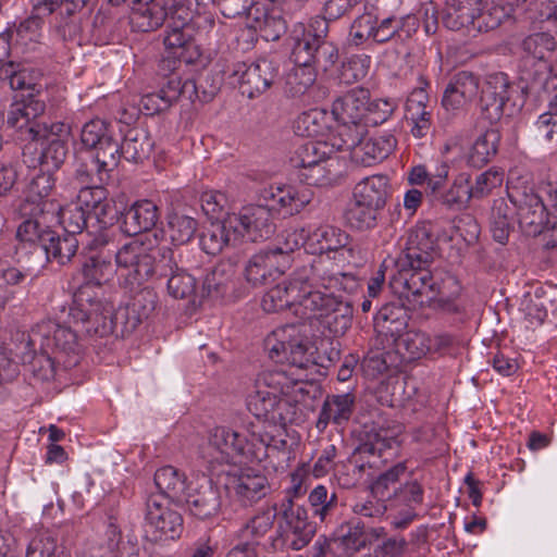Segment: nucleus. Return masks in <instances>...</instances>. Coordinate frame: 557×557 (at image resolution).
Here are the masks:
<instances>
[{"mask_svg": "<svg viewBox=\"0 0 557 557\" xmlns=\"http://www.w3.org/2000/svg\"><path fill=\"white\" fill-rule=\"evenodd\" d=\"M478 91V77L472 72H458L446 86L442 103L447 110H457Z\"/></svg>", "mask_w": 557, "mask_h": 557, "instance_id": "nucleus-29", "label": "nucleus"}, {"mask_svg": "<svg viewBox=\"0 0 557 557\" xmlns=\"http://www.w3.org/2000/svg\"><path fill=\"white\" fill-rule=\"evenodd\" d=\"M429 344V333L419 330H410L401 336L397 347L403 351L404 358L418 360L430 355Z\"/></svg>", "mask_w": 557, "mask_h": 557, "instance_id": "nucleus-50", "label": "nucleus"}, {"mask_svg": "<svg viewBox=\"0 0 557 557\" xmlns=\"http://www.w3.org/2000/svg\"><path fill=\"white\" fill-rule=\"evenodd\" d=\"M329 114L323 109H310L302 112L295 121V133L302 137L317 138L327 136L329 131Z\"/></svg>", "mask_w": 557, "mask_h": 557, "instance_id": "nucleus-43", "label": "nucleus"}, {"mask_svg": "<svg viewBox=\"0 0 557 557\" xmlns=\"http://www.w3.org/2000/svg\"><path fill=\"white\" fill-rule=\"evenodd\" d=\"M165 47V61L173 63L172 70L182 65L207 67L210 65L209 55H203L196 45L193 27H177L168 24L163 39Z\"/></svg>", "mask_w": 557, "mask_h": 557, "instance_id": "nucleus-15", "label": "nucleus"}, {"mask_svg": "<svg viewBox=\"0 0 557 557\" xmlns=\"http://www.w3.org/2000/svg\"><path fill=\"white\" fill-rule=\"evenodd\" d=\"M264 205H247L237 213H228V223L239 237L257 242L269 238L275 231L272 210L285 215L299 213L312 199V193L306 187L276 184L264 187L260 193Z\"/></svg>", "mask_w": 557, "mask_h": 557, "instance_id": "nucleus-4", "label": "nucleus"}, {"mask_svg": "<svg viewBox=\"0 0 557 557\" xmlns=\"http://www.w3.org/2000/svg\"><path fill=\"white\" fill-rule=\"evenodd\" d=\"M305 397L300 373L288 374L283 369L263 371L247 397V408L253 419L246 423L260 422L264 429L269 424L294 423L302 412Z\"/></svg>", "mask_w": 557, "mask_h": 557, "instance_id": "nucleus-3", "label": "nucleus"}, {"mask_svg": "<svg viewBox=\"0 0 557 557\" xmlns=\"http://www.w3.org/2000/svg\"><path fill=\"white\" fill-rule=\"evenodd\" d=\"M75 202L79 203L89 216H95L103 224L112 222L121 213L112 207L107 189L100 184L81 186Z\"/></svg>", "mask_w": 557, "mask_h": 557, "instance_id": "nucleus-26", "label": "nucleus"}, {"mask_svg": "<svg viewBox=\"0 0 557 557\" xmlns=\"http://www.w3.org/2000/svg\"><path fill=\"white\" fill-rule=\"evenodd\" d=\"M197 228L198 222L196 219L173 212L168 216L165 234L174 245H184L194 238Z\"/></svg>", "mask_w": 557, "mask_h": 557, "instance_id": "nucleus-48", "label": "nucleus"}, {"mask_svg": "<svg viewBox=\"0 0 557 557\" xmlns=\"http://www.w3.org/2000/svg\"><path fill=\"white\" fill-rule=\"evenodd\" d=\"M59 320L49 319L36 324L23 347L39 344L41 348L65 357L64 366L71 367L78 361L79 333L102 337L112 332L111 307L97 300L87 287L75 293L72 305L62 310Z\"/></svg>", "mask_w": 557, "mask_h": 557, "instance_id": "nucleus-2", "label": "nucleus"}, {"mask_svg": "<svg viewBox=\"0 0 557 557\" xmlns=\"http://www.w3.org/2000/svg\"><path fill=\"white\" fill-rule=\"evenodd\" d=\"M183 500L190 513L199 519L214 516L221 506L218 490L205 475L196 482L195 487H188Z\"/></svg>", "mask_w": 557, "mask_h": 557, "instance_id": "nucleus-24", "label": "nucleus"}, {"mask_svg": "<svg viewBox=\"0 0 557 557\" xmlns=\"http://www.w3.org/2000/svg\"><path fill=\"white\" fill-rule=\"evenodd\" d=\"M290 265L285 255H277L272 248L253 255L245 268V277L253 286H262L274 281Z\"/></svg>", "mask_w": 557, "mask_h": 557, "instance_id": "nucleus-22", "label": "nucleus"}, {"mask_svg": "<svg viewBox=\"0 0 557 557\" xmlns=\"http://www.w3.org/2000/svg\"><path fill=\"white\" fill-rule=\"evenodd\" d=\"M154 483L159 495L177 502H183L188 490L185 474L172 466L159 468L154 473Z\"/></svg>", "mask_w": 557, "mask_h": 557, "instance_id": "nucleus-41", "label": "nucleus"}, {"mask_svg": "<svg viewBox=\"0 0 557 557\" xmlns=\"http://www.w3.org/2000/svg\"><path fill=\"white\" fill-rule=\"evenodd\" d=\"M504 171L491 168L475 177L473 185H470L473 198H483L499 188L504 182Z\"/></svg>", "mask_w": 557, "mask_h": 557, "instance_id": "nucleus-60", "label": "nucleus"}, {"mask_svg": "<svg viewBox=\"0 0 557 557\" xmlns=\"http://www.w3.org/2000/svg\"><path fill=\"white\" fill-rule=\"evenodd\" d=\"M273 72H242L239 88L243 95H246L248 98H255L265 91L273 83Z\"/></svg>", "mask_w": 557, "mask_h": 557, "instance_id": "nucleus-55", "label": "nucleus"}, {"mask_svg": "<svg viewBox=\"0 0 557 557\" xmlns=\"http://www.w3.org/2000/svg\"><path fill=\"white\" fill-rule=\"evenodd\" d=\"M277 517V506L268 505L258 511L243 528V536L258 540L264 536L273 527Z\"/></svg>", "mask_w": 557, "mask_h": 557, "instance_id": "nucleus-51", "label": "nucleus"}, {"mask_svg": "<svg viewBox=\"0 0 557 557\" xmlns=\"http://www.w3.org/2000/svg\"><path fill=\"white\" fill-rule=\"evenodd\" d=\"M66 143L60 138H53L42 149L39 157L40 164L48 171L58 170L66 159Z\"/></svg>", "mask_w": 557, "mask_h": 557, "instance_id": "nucleus-63", "label": "nucleus"}, {"mask_svg": "<svg viewBox=\"0 0 557 557\" xmlns=\"http://www.w3.org/2000/svg\"><path fill=\"white\" fill-rule=\"evenodd\" d=\"M288 423H276L269 424L268 428H263L260 422L250 424L248 432L251 434V438L256 444L263 446L262 461L270 459L269 465L275 470L286 469L290 461L295 459V447L298 442L293 437L286 425Z\"/></svg>", "mask_w": 557, "mask_h": 557, "instance_id": "nucleus-11", "label": "nucleus"}, {"mask_svg": "<svg viewBox=\"0 0 557 557\" xmlns=\"http://www.w3.org/2000/svg\"><path fill=\"white\" fill-rule=\"evenodd\" d=\"M27 341H23L20 345L21 352L20 361L24 364H28L29 371L33 376L38 381H50L54 376V362L47 352L36 354L35 348L28 349L23 347V344Z\"/></svg>", "mask_w": 557, "mask_h": 557, "instance_id": "nucleus-47", "label": "nucleus"}, {"mask_svg": "<svg viewBox=\"0 0 557 557\" xmlns=\"http://www.w3.org/2000/svg\"><path fill=\"white\" fill-rule=\"evenodd\" d=\"M380 211L381 209L352 197L346 211V220L351 227L369 230L376 225Z\"/></svg>", "mask_w": 557, "mask_h": 557, "instance_id": "nucleus-49", "label": "nucleus"}, {"mask_svg": "<svg viewBox=\"0 0 557 557\" xmlns=\"http://www.w3.org/2000/svg\"><path fill=\"white\" fill-rule=\"evenodd\" d=\"M434 256L428 239L421 246L410 236L406 249L396 260H392L395 267V273L389 278L393 293L413 307H423L435 300L441 293L440 284L429 270Z\"/></svg>", "mask_w": 557, "mask_h": 557, "instance_id": "nucleus-5", "label": "nucleus"}, {"mask_svg": "<svg viewBox=\"0 0 557 557\" xmlns=\"http://www.w3.org/2000/svg\"><path fill=\"white\" fill-rule=\"evenodd\" d=\"M284 92L289 97L305 95L315 83V72H284L282 76Z\"/></svg>", "mask_w": 557, "mask_h": 557, "instance_id": "nucleus-56", "label": "nucleus"}, {"mask_svg": "<svg viewBox=\"0 0 557 557\" xmlns=\"http://www.w3.org/2000/svg\"><path fill=\"white\" fill-rule=\"evenodd\" d=\"M42 24L39 15H30L18 24L8 26L3 33L14 46L33 49L41 40Z\"/></svg>", "mask_w": 557, "mask_h": 557, "instance_id": "nucleus-37", "label": "nucleus"}, {"mask_svg": "<svg viewBox=\"0 0 557 557\" xmlns=\"http://www.w3.org/2000/svg\"><path fill=\"white\" fill-rule=\"evenodd\" d=\"M408 319V312L403 305L386 304L377 311L374 326L377 333L396 338L407 327Z\"/></svg>", "mask_w": 557, "mask_h": 557, "instance_id": "nucleus-34", "label": "nucleus"}, {"mask_svg": "<svg viewBox=\"0 0 557 557\" xmlns=\"http://www.w3.org/2000/svg\"><path fill=\"white\" fill-rule=\"evenodd\" d=\"M336 138L329 134L324 139L309 140L299 146L292 157L294 168L301 171L315 163L332 160V154L341 151V147L333 146Z\"/></svg>", "mask_w": 557, "mask_h": 557, "instance_id": "nucleus-30", "label": "nucleus"}, {"mask_svg": "<svg viewBox=\"0 0 557 557\" xmlns=\"http://www.w3.org/2000/svg\"><path fill=\"white\" fill-rule=\"evenodd\" d=\"M282 236V244L280 246L272 248L273 251L277 252V255H285L287 258L290 259V253L301 247H304L305 250L308 252L310 224L302 227L287 230L283 233Z\"/></svg>", "mask_w": 557, "mask_h": 557, "instance_id": "nucleus-58", "label": "nucleus"}, {"mask_svg": "<svg viewBox=\"0 0 557 557\" xmlns=\"http://www.w3.org/2000/svg\"><path fill=\"white\" fill-rule=\"evenodd\" d=\"M403 432L400 424L384 426L374 424L367 431V438L355 453V469L359 474L367 469L377 467L376 459L383 458L384 451L396 449L399 446L398 437Z\"/></svg>", "mask_w": 557, "mask_h": 557, "instance_id": "nucleus-16", "label": "nucleus"}, {"mask_svg": "<svg viewBox=\"0 0 557 557\" xmlns=\"http://www.w3.org/2000/svg\"><path fill=\"white\" fill-rule=\"evenodd\" d=\"M331 270L323 259L296 269L264 294L262 309L265 312L290 309L302 320H318L334 335L344 334L351 324L349 296L357 292V282L351 275Z\"/></svg>", "mask_w": 557, "mask_h": 557, "instance_id": "nucleus-1", "label": "nucleus"}, {"mask_svg": "<svg viewBox=\"0 0 557 557\" xmlns=\"http://www.w3.org/2000/svg\"><path fill=\"white\" fill-rule=\"evenodd\" d=\"M331 160L322 161L299 171V177L307 185L327 186L335 180V174L331 171L329 164Z\"/></svg>", "mask_w": 557, "mask_h": 557, "instance_id": "nucleus-62", "label": "nucleus"}, {"mask_svg": "<svg viewBox=\"0 0 557 557\" xmlns=\"http://www.w3.org/2000/svg\"><path fill=\"white\" fill-rule=\"evenodd\" d=\"M138 7L133 8L131 23L138 32H151L159 28L168 16L164 7L156 3L154 0L137 2Z\"/></svg>", "mask_w": 557, "mask_h": 557, "instance_id": "nucleus-40", "label": "nucleus"}, {"mask_svg": "<svg viewBox=\"0 0 557 557\" xmlns=\"http://www.w3.org/2000/svg\"><path fill=\"white\" fill-rule=\"evenodd\" d=\"M508 196L517 208V219L521 231L528 236L541 234L548 224L545 206L541 198L527 190L509 187Z\"/></svg>", "mask_w": 557, "mask_h": 557, "instance_id": "nucleus-21", "label": "nucleus"}, {"mask_svg": "<svg viewBox=\"0 0 557 557\" xmlns=\"http://www.w3.org/2000/svg\"><path fill=\"white\" fill-rule=\"evenodd\" d=\"M428 96L423 89L411 92L406 103V117L416 138L425 137L432 125V113L426 108Z\"/></svg>", "mask_w": 557, "mask_h": 557, "instance_id": "nucleus-32", "label": "nucleus"}, {"mask_svg": "<svg viewBox=\"0 0 557 557\" xmlns=\"http://www.w3.org/2000/svg\"><path fill=\"white\" fill-rule=\"evenodd\" d=\"M89 161H82L77 163L75 169L74 178L78 184V187L94 184H102L108 177V173L113 169H101L94 163L96 162V156H90Z\"/></svg>", "mask_w": 557, "mask_h": 557, "instance_id": "nucleus-59", "label": "nucleus"}, {"mask_svg": "<svg viewBox=\"0 0 557 557\" xmlns=\"http://www.w3.org/2000/svg\"><path fill=\"white\" fill-rule=\"evenodd\" d=\"M473 196L469 185V176L462 173L454 180L450 188L442 194L441 201L449 208H461Z\"/></svg>", "mask_w": 557, "mask_h": 557, "instance_id": "nucleus-57", "label": "nucleus"}, {"mask_svg": "<svg viewBox=\"0 0 557 557\" xmlns=\"http://www.w3.org/2000/svg\"><path fill=\"white\" fill-rule=\"evenodd\" d=\"M82 271L85 283L78 289L87 287L97 300L108 304L97 295L92 287L108 283L117 273L110 258L102 255L90 256L84 262Z\"/></svg>", "mask_w": 557, "mask_h": 557, "instance_id": "nucleus-33", "label": "nucleus"}, {"mask_svg": "<svg viewBox=\"0 0 557 557\" xmlns=\"http://www.w3.org/2000/svg\"><path fill=\"white\" fill-rule=\"evenodd\" d=\"M11 89L25 92L23 98L15 100L8 112L7 123L10 127L25 131L28 139L39 140L41 136V124L36 122L45 111V102L35 98L41 90V84L37 81L35 73L39 72H5Z\"/></svg>", "mask_w": 557, "mask_h": 557, "instance_id": "nucleus-7", "label": "nucleus"}, {"mask_svg": "<svg viewBox=\"0 0 557 557\" xmlns=\"http://www.w3.org/2000/svg\"><path fill=\"white\" fill-rule=\"evenodd\" d=\"M77 247L78 240L73 235L66 234L61 237L50 231L44 235L42 248L49 261L65 264L74 257Z\"/></svg>", "mask_w": 557, "mask_h": 557, "instance_id": "nucleus-42", "label": "nucleus"}, {"mask_svg": "<svg viewBox=\"0 0 557 557\" xmlns=\"http://www.w3.org/2000/svg\"><path fill=\"white\" fill-rule=\"evenodd\" d=\"M160 92L171 104L180 97H184L191 102L196 101L199 97L195 79L189 77L183 78L178 72H170L165 76V82L162 84Z\"/></svg>", "mask_w": 557, "mask_h": 557, "instance_id": "nucleus-45", "label": "nucleus"}, {"mask_svg": "<svg viewBox=\"0 0 557 557\" xmlns=\"http://www.w3.org/2000/svg\"><path fill=\"white\" fill-rule=\"evenodd\" d=\"M233 226L228 223V213L223 220L212 221L200 235L202 250L215 256L234 244L238 238Z\"/></svg>", "mask_w": 557, "mask_h": 557, "instance_id": "nucleus-31", "label": "nucleus"}, {"mask_svg": "<svg viewBox=\"0 0 557 557\" xmlns=\"http://www.w3.org/2000/svg\"><path fill=\"white\" fill-rule=\"evenodd\" d=\"M388 178L385 175H371L356 184L352 197L383 209L388 197Z\"/></svg>", "mask_w": 557, "mask_h": 557, "instance_id": "nucleus-39", "label": "nucleus"}, {"mask_svg": "<svg viewBox=\"0 0 557 557\" xmlns=\"http://www.w3.org/2000/svg\"><path fill=\"white\" fill-rule=\"evenodd\" d=\"M355 515L366 518H381L385 515L387 507L385 502L372 492L366 497H359L351 506Z\"/></svg>", "mask_w": 557, "mask_h": 557, "instance_id": "nucleus-64", "label": "nucleus"}, {"mask_svg": "<svg viewBox=\"0 0 557 557\" xmlns=\"http://www.w3.org/2000/svg\"><path fill=\"white\" fill-rule=\"evenodd\" d=\"M152 149V141L147 134L138 128L128 129L123 141L119 143V159L138 162L147 158Z\"/></svg>", "mask_w": 557, "mask_h": 557, "instance_id": "nucleus-44", "label": "nucleus"}, {"mask_svg": "<svg viewBox=\"0 0 557 557\" xmlns=\"http://www.w3.org/2000/svg\"><path fill=\"white\" fill-rule=\"evenodd\" d=\"M350 236L347 232L332 224H310V237L308 243V253L317 255L311 263L323 259L326 260L329 269L339 275H351L357 282V290L360 288V282L352 272H343L338 270L332 260H345L352 253L350 247Z\"/></svg>", "mask_w": 557, "mask_h": 557, "instance_id": "nucleus-10", "label": "nucleus"}, {"mask_svg": "<svg viewBox=\"0 0 557 557\" xmlns=\"http://www.w3.org/2000/svg\"><path fill=\"white\" fill-rule=\"evenodd\" d=\"M26 557H71L50 531H40L28 543Z\"/></svg>", "mask_w": 557, "mask_h": 557, "instance_id": "nucleus-46", "label": "nucleus"}, {"mask_svg": "<svg viewBox=\"0 0 557 557\" xmlns=\"http://www.w3.org/2000/svg\"><path fill=\"white\" fill-rule=\"evenodd\" d=\"M156 294L149 288H143L136 293L124 308H120L114 317L111 315L112 325L121 324L124 333H131L150 317L156 308ZM108 305L112 307L110 304Z\"/></svg>", "mask_w": 557, "mask_h": 557, "instance_id": "nucleus-23", "label": "nucleus"}, {"mask_svg": "<svg viewBox=\"0 0 557 557\" xmlns=\"http://www.w3.org/2000/svg\"><path fill=\"white\" fill-rule=\"evenodd\" d=\"M519 309L527 327L531 329L541 326L548 315L545 299L536 294L523 295Z\"/></svg>", "mask_w": 557, "mask_h": 557, "instance_id": "nucleus-53", "label": "nucleus"}, {"mask_svg": "<svg viewBox=\"0 0 557 557\" xmlns=\"http://www.w3.org/2000/svg\"><path fill=\"white\" fill-rule=\"evenodd\" d=\"M500 141L499 132L490 127L476 136L467 153L470 165L481 168L488 163L497 153Z\"/></svg>", "mask_w": 557, "mask_h": 557, "instance_id": "nucleus-38", "label": "nucleus"}, {"mask_svg": "<svg viewBox=\"0 0 557 557\" xmlns=\"http://www.w3.org/2000/svg\"><path fill=\"white\" fill-rule=\"evenodd\" d=\"M343 131L347 138H336L333 146L341 147V151H349L351 160L363 165L384 160L396 146V139L389 134L366 137V126L355 128V133H349L347 127Z\"/></svg>", "mask_w": 557, "mask_h": 557, "instance_id": "nucleus-12", "label": "nucleus"}, {"mask_svg": "<svg viewBox=\"0 0 557 557\" xmlns=\"http://www.w3.org/2000/svg\"><path fill=\"white\" fill-rule=\"evenodd\" d=\"M161 270V275L168 277L166 288L171 297L175 299H186L194 295L196 290V278L194 275L178 267L174 259L173 251L169 250L163 255L157 264Z\"/></svg>", "mask_w": 557, "mask_h": 557, "instance_id": "nucleus-25", "label": "nucleus"}, {"mask_svg": "<svg viewBox=\"0 0 557 557\" xmlns=\"http://www.w3.org/2000/svg\"><path fill=\"white\" fill-rule=\"evenodd\" d=\"M88 216L84 208L75 201L61 207L58 211L59 223L67 234L73 236L82 233L86 226Z\"/></svg>", "mask_w": 557, "mask_h": 557, "instance_id": "nucleus-54", "label": "nucleus"}, {"mask_svg": "<svg viewBox=\"0 0 557 557\" xmlns=\"http://www.w3.org/2000/svg\"><path fill=\"white\" fill-rule=\"evenodd\" d=\"M246 26L259 33L265 41H276L287 30L285 20L278 14H269L262 5L250 13Z\"/></svg>", "mask_w": 557, "mask_h": 557, "instance_id": "nucleus-36", "label": "nucleus"}, {"mask_svg": "<svg viewBox=\"0 0 557 557\" xmlns=\"http://www.w3.org/2000/svg\"><path fill=\"white\" fill-rule=\"evenodd\" d=\"M115 269L121 284L135 290L156 271L153 257L147 252L146 247L138 240L123 245L115 253Z\"/></svg>", "mask_w": 557, "mask_h": 557, "instance_id": "nucleus-13", "label": "nucleus"}, {"mask_svg": "<svg viewBox=\"0 0 557 557\" xmlns=\"http://www.w3.org/2000/svg\"><path fill=\"white\" fill-rule=\"evenodd\" d=\"M226 487L243 506H251L264 498L271 490L268 478L253 467L234 468L228 472Z\"/></svg>", "mask_w": 557, "mask_h": 557, "instance_id": "nucleus-20", "label": "nucleus"}, {"mask_svg": "<svg viewBox=\"0 0 557 557\" xmlns=\"http://www.w3.org/2000/svg\"><path fill=\"white\" fill-rule=\"evenodd\" d=\"M145 533L153 542L175 540L183 530L182 516L171 508L162 495H151L146 502Z\"/></svg>", "mask_w": 557, "mask_h": 557, "instance_id": "nucleus-14", "label": "nucleus"}, {"mask_svg": "<svg viewBox=\"0 0 557 557\" xmlns=\"http://www.w3.org/2000/svg\"><path fill=\"white\" fill-rule=\"evenodd\" d=\"M249 426L244 422L237 429L224 425L211 429L207 442L200 447L201 458L210 465H231L242 460L262 462L263 446H253Z\"/></svg>", "mask_w": 557, "mask_h": 557, "instance_id": "nucleus-6", "label": "nucleus"}, {"mask_svg": "<svg viewBox=\"0 0 557 557\" xmlns=\"http://www.w3.org/2000/svg\"><path fill=\"white\" fill-rule=\"evenodd\" d=\"M476 5V26L479 30H492L498 27L503 20L510 15V11L503 4L496 5L484 3L483 0H474Z\"/></svg>", "mask_w": 557, "mask_h": 557, "instance_id": "nucleus-52", "label": "nucleus"}, {"mask_svg": "<svg viewBox=\"0 0 557 557\" xmlns=\"http://www.w3.org/2000/svg\"><path fill=\"white\" fill-rule=\"evenodd\" d=\"M531 86L527 78L511 81L505 72H490L482 86L481 108L482 116L491 124L498 122L507 101L520 102L522 106L530 92Z\"/></svg>", "mask_w": 557, "mask_h": 557, "instance_id": "nucleus-9", "label": "nucleus"}, {"mask_svg": "<svg viewBox=\"0 0 557 557\" xmlns=\"http://www.w3.org/2000/svg\"><path fill=\"white\" fill-rule=\"evenodd\" d=\"M270 358L302 371L317 363V348L304 323H292L272 331L264 341Z\"/></svg>", "mask_w": 557, "mask_h": 557, "instance_id": "nucleus-8", "label": "nucleus"}, {"mask_svg": "<svg viewBox=\"0 0 557 557\" xmlns=\"http://www.w3.org/2000/svg\"><path fill=\"white\" fill-rule=\"evenodd\" d=\"M82 144L96 150V164L101 169H114L119 163V140L110 125L101 120L94 119L87 122L81 133Z\"/></svg>", "mask_w": 557, "mask_h": 557, "instance_id": "nucleus-18", "label": "nucleus"}, {"mask_svg": "<svg viewBox=\"0 0 557 557\" xmlns=\"http://www.w3.org/2000/svg\"><path fill=\"white\" fill-rule=\"evenodd\" d=\"M277 534L283 544L294 550L304 548L312 539L314 529L308 521L307 510L287 497L281 505Z\"/></svg>", "mask_w": 557, "mask_h": 557, "instance_id": "nucleus-17", "label": "nucleus"}, {"mask_svg": "<svg viewBox=\"0 0 557 557\" xmlns=\"http://www.w3.org/2000/svg\"><path fill=\"white\" fill-rule=\"evenodd\" d=\"M355 398L351 394L327 396L317 421V428L324 430L330 422L342 424L349 420Z\"/></svg>", "mask_w": 557, "mask_h": 557, "instance_id": "nucleus-35", "label": "nucleus"}, {"mask_svg": "<svg viewBox=\"0 0 557 557\" xmlns=\"http://www.w3.org/2000/svg\"><path fill=\"white\" fill-rule=\"evenodd\" d=\"M521 48L525 65L553 70L549 61L556 49V40L550 34H532L523 39Z\"/></svg>", "mask_w": 557, "mask_h": 557, "instance_id": "nucleus-28", "label": "nucleus"}, {"mask_svg": "<svg viewBox=\"0 0 557 557\" xmlns=\"http://www.w3.org/2000/svg\"><path fill=\"white\" fill-rule=\"evenodd\" d=\"M369 90L362 87L354 88L346 95L338 97L332 104L331 113L338 125L335 131L330 132L333 137L347 138L344 134V127L349 133H355V128L364 127L361 124L368 110Z\"/></svg>", "mask_w": 557, "mask_h": 557, "instance_id": "nucleus-19", "label": "nucleus"}, {"mask_svg": "<svg viewBox=\"0 0 557 557\" xmlns=\"http://www.w3.org/2000/svg\"><path fill=\"white\" fill-rule=\"evenodd\" d=\"M159 220L157 205L148 199L136 201L123 214L121 228L128 236L150 231Z\"/></svg>", "mask_w": 557, "mask_h": 557, "instance_id": "nucleus-27", "label": "nucleus"}, {"mask_svg": "<svg viewBox=\"0 0 557 557\" xmlns=\"http://www.w3.org/2000/svg\"><path fill=\"white\" fill-rule=\"evenodd\" d=\"M407 472L406 462H397L387 470L383 471L371 484V491L381 498L389 496V490L395 487L396 483Z\"/></svg>", "mask_w": 557, "mask_h": 557, "instance_id": "nucleus-61", "label": "nucleus"}]
</instances>
